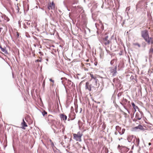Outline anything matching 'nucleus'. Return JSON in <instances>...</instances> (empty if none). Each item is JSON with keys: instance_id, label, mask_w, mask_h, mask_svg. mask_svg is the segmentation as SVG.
Listing matches in <instances>:
<instances>
[{"instance_id": "21", "label": "nucleus", "mask_w": 153, "mask_h": 153, "mask_svg": "<svg viewBox=\"0 0 153 153\" xmlns=\"http://www.w3.org/2000/svg\"><path fill=\"white\" fill-rule=\"evenodd\" d=\"M118 79V78H114L113 79V82H115V81H117Z\"/></svg>"}, {"instance_id": "9", "label": "nucleus", "mask_w": 153, "mask_h": 153, "mask_svg": "<svg viewBox=\"0 0 153 153\" xmlns=\"http://www.w3.org/2000/svg\"><path fill=\"white\" fill-rule=\"evenodd\" d=\"M140 142V140L139 138H136L135 137L133 141V142L134 143L135 145L137 146H138L139 145Z\"/></svg>"}, {"instance_id": "18", "label": "nucleus", "mask_w": 153, "mask_h": 153, "mask_svg": "<svg viewBox=\"0 0 153 153\" xmlns=\"http://www.w3.org/2000/svg\"><path fill=\"white\" fill-rule=\"evenodd\" d=\"M42 115H43V116H45V115H46L47 114V112L45 111H44L42 112Z\"/></svg>"}, {"instance_id": "7", "label": "nucleus", "mask_w": 153, "mask_h": 153, "mask_svg": "<svg viewBox=\"0 0 153 153\" xmlns=\"http://www.w3.org/2000/svg\"><path fill=\"white\" fill-rule=\"evenodd\" d=\"M48 8L49 10L55 9V5L53 1L51 3L50 2V4L48 7Z\"/></svg>"}, {"instance_id": "38", "label": "nucleus", "mask_w": 153, "mask_h": 153, "mask_svg": "<svg viewBox=\"0 0 153 153\" xmlns=\"http://www.w3.org/2000/svg\"><path fill=\"white\" fill-rule=\"evenodd\" d=\"M152 70H153V68Z\"/></svg>"}, {"instance_id": "12", "label": "nucleus", "mask_w": 153, "mask_h": 153, "mask_svg": "<svg viewBox=\"0 0 153 153\" xmlns=\"http://www.w3.org/2000/svg\"><path fill=\"white\" fill-rule=\"evenodd\" d=\"M133 138V135H129L127 138L128 140V141L129 142H131V141Z\"/></svg>"}, {"instance_id": "2", "label": "nucleus", "mask_w": 153, "mask_h": 153, "mask_svg": "<svg viewBox=\"0 0 153 153\" xmlns=\"http://www.w3.org/2000/svg\"><path fill=\"white\" fill-rule=\"evenodd\" d=\"M98 87L97 85H95L93 83L90 84L89 82H88L85 83V89L91 91L92 88L94 90H96Z\"/></svg>"}, {"instance_id": "16", "label": "nucleus", "mask_w": 153, "mask_h": 153, "mask_svg": "<svg viewBox=\"0 0 153 153\" xmlns=\"http://www.w3.org/2000/svg\"><path fill=\"white\" fill-rule=\"evenodd\" d=\"M125 131V128H123L122 129V131H120V132L119 134L120 135H122V134H123L124 133Z\"/></svg>"}, {"instance_id": "20", "label": "nucleus", "mask_w": 153, "mask_h": 153, "mask_svg": "<svg viewBox=\"0 0 153 153\" xmlns=\"http://www.w3.org/2000/svg\"><path fill=\"white\" fill-rule=\"evenodd\" d=\"M123 102L124 103H125V104H126V103H127V99H123Z\"/></svg>"}, {"instance_id": "15", "label": "nucleus", "mask_w": 153, "mask_h": 153, "mask_svg": "<svg viewBox=\"0 0 153 153\" xmlns=\"http://www.w3.org/2000/svg\"><path fill=\"white\" fill-rule=\"evenodd\" d=\"M116 129L117 131L119 133H120V132L121 130V128L119 126H117L116 127Z\"/></svg>"}, {"instance_id": "25", "label": "nucleus", "mask_w": 153, "mask_h": 153, "mask_svg": "<svg viewBox=\"0 0 153 153\" xmlns=\"http://www.w3.org/2000/svg\"><path fill=\"white\" fill-rule=\"evenodd\" d=\"M50 80L51 81V82H54V80H52L51 79H50Z\"/></svg>"}, {"instance_id": "4", "label": "nucleus", "mask_w": 153, "mask_h": 153, "mask_svg": "<svg viewBox=\"0 0 153 153\" xmlns=\"http://www.w3.org/2000/svg\"><path fill=\"white\" fill-rule=\"evenodd\" d=\"M83 134L80 132H78L77 134H73L74 139L77 141H81V137L82 136Z\"/></svg>"}, {"instance_id": "11", "label": "nucleus", "mask_w": 153, "mask_h": 153, "mask_svg": "<svg viewBox=\"0 0 153 153\" xmlns=\"http://www.w3.org/2000/svg\"><path fill=\"white\" fill-rule=\"evenodd\" d=\"M53 117L52 115H49L48 116V121H49V122L50 123H53Z\"/></svg>"}, {"instance_id": "32", "label": "nucleus", "mask_w": 153, "mask_h": 153, "mask_svg": "<svg viewBox=\"0 0 153 153\" xmlns=\"http://www.w3.org/2000/svg\"><path fill=\"white\" fill-rule=\"evenodd\" d=\"M125 141H126V140L125 139H123V141L121 143H123Z\"/></svg>"}, {"instance_id": "19", "label": "nucleus", "mask_w": 153, "mask_h": 153, "mask_svg": "<svg viewBox=\"0 0 153 153\" xmlns=\"http://www.w3.org/2000/svg\"><path fill=\"white\" fill-rule=\"evenodd\" d=\"M0 48L1 49L2 51L4 52L5 51V49L4 48H2L1 46H0Z\"/></svg>"}, {"instance_id": "1", "label": "nucleus", "mask_w": 153, "mask_h": 153, "mask_svg": "<svg viewBox=\"0 0 153 153\" xmlns=\"http://www.w3.org/2000/svg\"><path fill=\"white\" fill-rule=\"evenodd\" d=\"M142 37L148 44H153V38L149 37L148 31L146 30L141 31Z\"/></svg>"}, {"instance_id": "35", "label": "nucleus", "mask_w": 153, "mask_h": 153, "mask_svg": "<svg viewBox=\"0 0 153 153\" xmlns=\"http://www.w3.org/2000/svg\"><path fill=\"white\" fill-rule=\"evenodd\" d=\"M88 61H89V59H87V60H86V61H87V62H88Z\"/></svg>"}, {"instance_id": "5", "label": "nucleus", "mask_w": 153, "mask_h": 153, "mask_svg": "<svg viewBox=\"0 0 153 153\" xmlns=\"http://www.w3.org/2000/svg\"><path fill=\"white\" fill-rule=\"evenodd\" d=\"M90 76L91 77V79L90 80V81H92V83H94V84L97 85V82H98V80L97 79V78L98 76L97 75H93V74H90Z\"/></svg>"}, {"instance_id": "6", "label": "nucleus", "mask_w": 153, "mask_h": 153, "mask_svg": "<svg viewBox=\"0 0 153 153\" xmlns=\"http://www.w3.org/2000/svg\"><path fill=\"white\" fill-rule=\"evenodd\" d=\"M135 118L133 120L134 121H136L137 120H140L142 118V114L140 112H137L136 113L135 116Z\"/></svg>"}, {"instance_id": "22", "label": "nucleus", "mask_w": 153, "mask_h": 153, "mask_svg": "<svg viewBox=\"0 0 153 153\" xmlns=\"http://www.w3.org/2000/svg\"><path fill=\"white\" fill-rule=\"evenodd\" d=\"M123 114L124 115L125 117H127V114L125 112H123Z\"/></svg>"}, {"instance_id": "10", "label": "nucleus", "mask_w": 153, "mask_h": 153, "mask_svg": "<svg viewBox=\"0 0 153 153\" xmlns=\"http://www.w3.org/2000/svg\"><path fill=\"white\" fill-rule=\"evenodd\" d=\"M60 117L62 120H63L65 122L66 121L67 119V117L63 114H61Z\"/></svg>"}, {"instance_id": "14", "label": "nucleus", "mask_w": 153, "mask_h": 153, "mask_svg": "<svg viewBox=\"0 0 153 153\" xmlns=\"http://www.w3.org/2000/svg\"><path fill=\"white\" fill-rule=\"evenodd\" d=\"M21 125L23 127H27V126L23 119V122L21 123Z\"/></svg>"}, {"instance_id": "36", "label": "nucleus", "mask_w": 153, "mask_h": 153, "mask_svg": "<svg viewBox=\"0 0 153 153\" xmlns=\"http://www.w3.org/2000/svg\"><path fill=\"white\" fill-rule=\"evenodd\" d=\"M131 117L132 119V115L131 114Z\"/></svg>"}, {"instance_id": "37", "label": "nucleus", "mask_w": 153, "mask_h": 153, "mask_svg": "<svg viewBox=\"0 0 153 153\" xmlns=\"http://www.w3.org/2000/svg\"><path fill=\"white\" fill-rule=\"evenodd\" d=\"M77 3V1H76V3Z\"/></svg>"}, {"instance_id": "33", "label": "nucleus", "mask_w": 153, "mask_h": 153, "mask_svg": "<svg viewBox=\"0 0 153 153\" xmlns=\"http://www.w3.org/2000/svg\"><path fill=\"white\" fill-rule=\"evenodd\" d=\"M148 144H149V146H150V145H151V143H149Z\"/></svg>"}, {"instance_id": "34", "label": "nucleus", "mask_w": 153, "mask_h": 153, "mask_svg": "<svg viewBox=\"0 0 153 153\" xmlns=\"http://www.w3.org/2000/svg\"><path fill=\"white\" fill-rule=\"evenodd\" d=\"M68 82H71V81L69 80H68Z\"/></svg>"}, {"instance_id": "27", "label": "nucleus", "mask_w": 153, "mask_h": 153, "mask_svg": "<svg viewBox=\"0 0 153 153\" xmlns=\"http://www.w3.org/2000/svg\"><path fill=\"white\" fill-rule=\"evenodd\" d=\"M118 140H119L120 141L121 140H123V138H122V137H121L120 138H118Z\"/></svg>"}, {"instance_id": "8", "label": "nucleus", "mask_w": 153, "mask_h": 153, "mask_svg": "<svg viewBox=\"0 0 153 153\" xmlns=\"http://www.w3.org/2000/svg\"><path fill=\"white\" fill-rule=\"evenodd\" d=\"M110 71L113 76H114L117 73V67L114 68H111Z\"/></svg>"}, {"instance_id": "23", "label": "nucleus", "mask_w": 153, "mask_h": 153, "mask_svg": "<svg viewBox=\"0 0 153 153\" xmlns=\"http://www.w3.org/2000/svg\"><path fill=\"white\" fill-rule=\"evenodd\" d=\"M84 69L85 71H88V69L86 68V67L85 66H84Z\"/></svg>"}, {"instance_id": "13", "label": "nucleus", "mask_w": 153, "mask_h": 153, "mask_svg": "<svg viewBox=\"0 0 153 153\" xmlns=\"http://www.w3.org/2000/svg\"><path fill=\"white\" fill-rule=\"evenodd\" d=\"M131 105L132 106L133 108L135 110V111H136V109H138V107L137 106H136L134 102H131Z\"/></svg>"}, {"instance_id": "31", "label": "nucleus", "mask_w": 153, "mask_h": 153, "mask_svg": "<svg viewBox=\"0 0 153 153\" xmlns=\"http://www.w3.org/2000/svg\"><path fill=\"white\" fill-rule=\"evenodd\" d=\"M118 134V133L117 131H115L114 133V134L115 135H117Z\"/></svg>"}, {"instance_id": "24", "label": "nucleus", "mask_w": 153, "mask_h": 153, "mask_svg": "<svg viewBox=\"0 0 153 153\" xmlns=\"http://www.w3.org/2000/svg\"><path fill=\"white\" fill-rule=\"evenodd\" d=\"M101 30H103L104 29V27H103V25H101Z\"/></svg>"}, {"instance_id": "29", "label": "nucleus", "mask_w": 153, "mask_h": 153, "mask_svg": "<svg viewBox=\"0 0 153 153\" xmlns=\"http://www.w3.org/2000/svg\"><path fill=\"white\" fill-rule=\"evenodd\" d=\"M41 61L39 59H37L36 60V62H41Z\"/></svg>"}, {"instance_id": "28", "label": "nucleus", "mask_w": 153, "mask_h": 153, "mask_svg": "<svg viewBox=\"0 0 153 153\" xmlns=\"http://www.w3.org/2000/svg\"><path fill=\"white\" fill-rule=\"evenodd\" d=\"M3 29V28L1 27H0V33H1Z\"/></svg>"}, {"instance_id": "26", "label": "nucleus", "mask_w": 153, "mask_h": 153, "mask_svg": "<svg viewBox=\"0 0 153 153\" xmlns=\"http://www.w3.org/2000/svg\"><path fill=\"white\" fill-rule=\"evenodd\" d=\"M135 45H137V46H139V47H140V45L139 44H138V43L136 44H135Z\"/></svg>"}, {"instance_id": "17", "label": "nucleus", "mask_w": 153, "mask_h": 153, "mask_svg": "<svg viewBox=\"0 0 153 153\" xmlns=\"http://www.w3.org/2000/svg\"><path fill=\"white\" fill-rule=\"evenodd\" d=\"M84 66H85L86 67H88L91 66V64L89 63H85V65H83Z\"/></svg>"}, {"instance_id": "30", "label": "nucleus", "mask_w": 153, "mask_h": 153, "mask_svg": "<svg viewBox=\"0 0 153 153\" xmlns=\"http://www.w3.org/2000/svg\"><path fill=\"white\" fill-rule=\"evenodd\" d=\"M56 128L58 129H60V128L58 126H56Z\"/></svg>"}, {"instance_id": "3", "label": "nucleus", "mask_w": 153, "mask_h": 153, "mask_svg": "<svg viewBox=\"0 0 153 153\" xmlns=\"http://www.w3.org/2000/svg\"><path fill=\"white\" fill-rule=\"evenodd\" d=\"M101 42L103 45L108 47H109V45L111 43V40L108 36L102 37L101 39Z\"/></svg>"}]
</instances>
